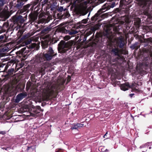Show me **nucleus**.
Instances as JSON below:
<instances>
[{"mask_svg": "<svg viewBox=\"0 0 152 152\" xmlns=\"http://www.w3.org/2000/svg\"><path fill=\"white\" fill-rule=\"evenodd\" d=\"M131 87L128 83L122 84L121 85L120 88L122 90L126 91L128 89V88H130Z\"/></svg>", "mask_w": 152, "mask_h": 152, "instance_id": "obj_10", "label": "nucleus"}, {"mask_svg": "<svg viewBox=\"0 0 152 152\" xmlns=\"http://www.w3.org/2000/svg\"><path fill=\"white\" fill-rule=\"evenodd\" d=\"M107 134H108V132H107L106 133V134L104 135L103 137L104 138H106V137L107 136Z\"/></svg>", "mask_w": 152, "mask_h": 152, "instance_id": "obj_35", "label": "nucleus"}, {"mask_svg": "<svg viewBox=\"0 0 152 152\" xmlns=\"http://www.w3.org/2000/svg\"><path fill=\"white\" fill-rule=\"evenodd\" d=\"M66 81V80L64 78H61V80H59V78L58 77V91H61L64 89L65 87L64 85ZM58 101H64V99L63 96H59L58 94Z\"/></svg>", "mask_w": 152, "mask_h": 152, "instance_id": "obj_5", "label": "nucleus"}, {"mask_svg": "<svg viewBox=\"0 0 152 152\" xmlns=\"http://www.w3.org/2000/svg\"><path fill=\"white\" fill-rule=\"evenodd\" d=\"M64 11L65 10H64V8L63 7H59L58 5V12H62V11L64 12Z\"/></svg>", "mask_w": 152, "mask_h": 152, "instance_id": "obj_21", "label": "nucleus"}, {"mask_svg": "<svg viewBox=\"0 0 152 152\" xmlns=\"http://www.w3.org/2000/svg\"><path fill=\"white\" fill-rule=\"evenodd\" d=\"M58 152H63V150L62 149H58Z\"/></svg>", "mask_w": 152, "mask_h": 152, "instance_id": "obj_31", "label": "nucleus"}, {"mask_svg": "<svg viewBox=\"0 0 152 152\" xmlns=\"http://www.w3.org/2000/svg\"><path fill=\"white\" fill-rule=\"evenodd\" d=\"M115 5V2L112 3L111 5H109L107 4H104L102 7V8L99 10L97 12L91 17V21L94 22L96 21L98 22L100 21L101 19H103L107 17L108 15L107 13L101 14L109 10L111 8L113 7Z\"/></svg>", "mask_w": 152, "mask_h": 152, "instance_id": "obj_1", "label": "nucleus"}, {"mask_svg": "<svg viewBox=\"0 0 152 152\" xmlns=\"http://www.w3.org/2000/svg\"><path fill=\"white\" fill-rule=\"evenodd\" d=\"M0 133L2 134H5V132H0Z\"/></svg>", "mask_w": 152, "mask_h": 152, "instance_id": "obj_38", "label": "nucleus"}, {"mask_svg": "<svg viewBox=\"0 0 152 152\" xmlns=\"http://www.w3.org/2000/svg\"><path fill=\"white\" fill-rule=\"evenodd\" d=\"M144 152V151H142V152Z\"/></svg>", "mask_w": 152, "mask_h": 152, "instance_id": "obj_48", "label": "nucleus"}, {"mask_svg": "<svg viewBox=\"0 0 152 152\" xmlns=\"http://www.w3.org/2000/svg\"><path fill=\"white\" fill-rule=\"evenodd\" d=\"M108 138H108V137L106 138V139H108Z\"/></svg>", "mask_w": 152, "mask_h": 152, "instance_id": "obj_43", "label": "nucleus"}, {"mask_svg": "<svg viewBox=\"0 0 152 152\" xmlns=\"http://www.w3.org/2000/svg\"><path fill=\"white\" fill-rule=\"evenodd\" d=\"M72 28V26L71 25H65L64 24L62 23L58 26V32L68 33L70 35L75 34L78 33L77 31L73 30Z\"/></svg>", "mask_w": 152, "mask_h": 152, "instance_id": "obj_3", "label": "nucleus"}, {"mask_svg": "<svg viewBox=\"0 0 152 152\" xmlns=\"http://www.w3.org/2000/svg\"><path fill=\"white\" fill-rule=\"evenodd\" d=\"M28 83H27V87H28V88H29V87L30 86V85H28ZM29 84H30V83H29Z\"/></svg>", "mask_w": 152, "mask_h": 152, "instance_id": "obj_37", "label": "nucleus"}, {"mask_svg": "<svg viewBox=\"0 0 152 152\" xmlns=\"http://www.w3.org/2000/svg\"><path fill=\"white\" fill-rule=\"evenodd\" d=\"M73 43L71 41L66 42L64 40H61L58 45V50L59 53H66L68 50L73 45Z\"/></svg>", "mask_w": 152, "mask_h": 152, "instance_id": "obj_4", "label": "nucleus"}, {"mask_svg": "<svg viewBox=\"0 0 152 152\" xmlns=\"http://www.w3.org/2000/svg\"><path fill=\"white\" fill-rule=\"evenodd\" d=\"M26 96L27 94L26 93H21L18 94L16 97L15 102H18Z\"/></svg>", "mask_w": 152, "mask_h": 152, "instance_id": "obj_8", "label": "nucleus"}, {"mask_svg": "<svg viewBox=\"0 0 152 152\" xmlns=\"http://www.w3.org/2000/svg\"><path fill=\"white\" fill-rule=\"evenodd\" d=\"M59 40V39H58L57 41H58Z\"/></svg>", "mask_w": 152, "mask_h": 152, "instance_id": "obj_45", "label": "nucleus"}, {"mask_svg": "<svg viewBox=\"0 0 152 152\" xmlns=\"http://www.w3.org/2000/svg\"><path fill=\"white\" fill-rule=\"evenodd\" d=\"M141 22V20L139 18H136L134 20V23L136 28H139L140 27Z\"/></svg>", "mask_w": 152, "mask_h": 152, "instance_id": "obj_11", "label": "nucleus"}, {"mask_svg": "<svg viewBox=\"0 0 152 152\" xmlns=\"http://www.w3.org/2000/svg\"><path fill=\"white\" fill-rule=\"evenodd\" d=\"M77 126L78 128L82 127L84 125L83 124H80V123H77Z\"/></svg>", "mask_w": 152, "mask_h": 152, "instance_id": "obj_27", "label": "nucleus"}, {"mask_svg": "<svg viewBox=\"0 0 152 152\" xmlns=\"http://www.w3.org/2000/svg\"><path fill=\"white\" fill-rule=\"evenodd\" d=\"M116 44L118 47L120 48H122L125 45L124 38L122 36L117 38L116 39Z\"/></svg>", "mask_w": 152, "mask_h": 152, "instance_id": "obj_6", "label": "nucleus"}, {"mask_svg": "<svg viewBox=\"0 0 152 152\" xmlns=\"http://www.w3.org/2000/svg\"><path fill=\"white\" fill-rule=\"evenodd\" d=\"M78 128V126H77V124H73L72 126L71 127V129L72 130L73 129H77Z\"/></svg>", "mask_w": 152, "mask_h": 152, "instance_id": "obj_20", "label": "nucleus"}, {"mask_svg": "<svg viewBox=\"0 0 152 152\" xmlns=\"http://www.w3.org/2000/svg\"><path fill=\"white\" fill-rule=\"evenodd\" d=\"M138 2V4L141 7H143L146 5V0H136Z\"/></svg>", "mask_w": 152, "mask_h": 152, "instance_id": "obj_14", "label": "nucleus"}, {"mask_svg": "<svg viewBox=\"0 0 152 152\" xmlns=\"http://www.w3.org/2000/svg\"><path fill=\"white\" fill-rule=\"evenodd\" d=\"M115 13H120L121 12V10H120L119 8H117L115 10Z\"/></svg>", "mask_w": 152, "mask_h": 152, "instance_id": "obj_25", "label": "nucleus"}, {"mask_svg": "<svg viewBox=\"0 0 152 152\" xmlns=\"http://www.w3.org/2000/svg\"><path fill=\"white\" fill-rule=\"evenodd\" d=\"M107 0V1H113L114 0Z\"/></svg>", "mask_w": 152, "mask_h": 152, "instance_id": "obj_39", "label": "nucleus"}, {"mask_svg": "<svg viewBox=\"0 0 152 152\" xmlns=\"http://www.w3.org/2000/svg\"><path fill=\"white\" fill-rule=\"evenodd\" d=\"M87 20L86 19H84L81 21L82 23H86L87 22Z\"/></svg>", "mask_w": 152, "mask_h": 152, "instance_id": "obj_29", "label": "nucleus"}, {"mask_svg": "<svg viewBox=\"0 0 152 152\" xmlns=\"http://www.w3.org/2000/svg\"><path fill=\"white\" fill-rule=\"evenodd\" d=\"M110 51L112 55L117 56L116 58L113 59L112 62L115 63H112V64L120 65L125 60L124 56L121 55V50L115 45L111 46Z\"/></svg>", "mask_w": 152, "mask_h": 152, "instance_id": "obj_2", "label": "nucleus"}, {"mask_svg": "<svg viewBox=\"0 0 152 152\" xmlns=\"http://www.w3.org/2000/svg\"><path fill=\"white\" fill-rule=\"evenodd\" d=\"M71 80V77L69 76L68 75L67 77V79L66 81V85Z\"/></svg>", "mask_w": 152, "mask_h": 152, "instance_id": "obj_24", "label": "nucleus"}, {"mask_svg": "<svg viewBox=\"0 0 152 152\" xmlns=\"http://www.w3.org/2000/svg\"><path fill=\"white\" fill-rule=\"evenodd\" d=\"M135 92H137V91H134Z\"/></svg>", "mask_w": 152, "mask_h": 152, "instance_id": "obj_46", "label": "nucleus"}, {"mask_svg": "<svg viewBox=\"0 0 152 152\" xmlns=\"http://www.w3.org/2000/svg\"><path fill=\"white\" fill-rule=\"evenodd\" d=\"M36 61L37 62H42V58H41V59H40V58H37Z\"/></svg>", "mask_w": 152, "mask_h": 152, "instance_id": "obj_28", "label": "nucleus"}, {"mask_svg": "<svg viewBox=\"0 0 152 152\" xmlns=\"http://www.w3.org/2000/svg\"><path fill=\"white\" fill-rule=\"evenodd\" d=\"M132 86H134V84H132Z\"/></svg>", "mask_w": 152, "mask_h": 152, "instance_id": "obj_42", "label": "nucleus"}, {"mask_svg": "<svg viewBox=\"0 0 152 152\" xmlns=\"http://www.w3.org/2000/svg\"><path fill=\"white\" fill-rule=\"evenodd\" d=\"M70 38V37L69 36H66L64 37V39L65 41H67Z\"/></svg>", "mask_w": 152, "mask_h": 152, "instance_id": "obj_23", "label": "nucleus"}, {"mask_svg": "<svg viewBox=\"0 0 152 152\" xmlns=\"http://www.w3.org/2000/svg\"><path fill=\"white\" fill-rule=\"evenodd\" d=\"M142 42L146 43L147 45L148 44L152 45V38L151 37H149L147 39H144Z\"/></svg>", "mask_w": 152, "mask_h": 152, "instance_id": "obj_12", "label": "nucleus"}, {"mask_svg": "<svg viewBox=\"0 0 152 152\" xmlns=\"http://www.w3.org/2000/svg\"><path fill=\"white\" fill-rule=\"evenodd\" d=\"M120 83V82L119 81H117L116 80L115 83V86H116L119 85Z\"/></svg>", "mask_w": 152, "mask_h": 152, "instance_id": "obj_30", "label": "nucleus"}, {"mask_svg": "<svg viewBox=\"0 0 152 152\" xmlns=\"http://www.w3.org/2000/svg\"><path fill=\"white\" fill-rule=\"evenodd\" d=\"M133 0H121L120 2V7L122 9H124L123 6L125 5H129L132 2Z\"/></svg>", "mask_w": 152, "mask_h": 152, "instance_id": "obj_7", "label": "nucleus"}, {"mask_svg": "<svg viewBox=\"0 0 152 152\" xmlns=\"http://www.w3.org/2000/svg\"><path fill=\"white\" fill-rule=\"evenodd\" d=\"M98 26L96 25H95L94 26H92L91 27V30L93 32H94L96 30L98 29Z\"/></svg>", "mask_w": 152, "mask_h": 152, "instance_id": "obj_18", "label": "nucleus"}, {"mask_svg": "<svg viewBox=\"0 0 152 152\" xmlns=\"http://www.w3.org/2000/svg\"><path fill=\"white\" fill-rule=\"evenodd\" d=\"M149 144V143H146L145 145V148H148H148L149 149H151L152 148V146H149L148 145V144Z\"/></svg>", "mask_w": 152, "mask_h": 152, "instance_id": "obj_26", "label": "nucleus"}, {"mask_svg": "<svg viewBox=\"0 0 152 152\" xmlns=\"http://www.w3.org/2000/svg\"><path fill=\"white\" fill-rule=\"evenodd\" d=\"M151 113H152V111H151Z\"/></svg>", "mask_w": 152, "mask_h": 152, "instance_id": "obj_47", "label": "nucleus"}, {"mask_svg": "<svg viewBox=\"0 0 152 152\" xmlns=\"http://www.w3.org/2000/svg\"><path fill=\"white\" fill-rule=\"evenodd\" d=\"M139 48V47L138 45V43L137 42H135L134 44L130 46V48L133 50L134 49L137 50Z\"/></svg>", "mask_w": 152, "mask_h": 152, "instance_id": "obj_17", "label": "nucleus"}, {"mask_svg": "<svg viewBox=\"0 0 152 152\" xmlns=\"http://www.w3.org/2000/svg\"><path fill=\"white\" fill-rule=\"evenodd\" d=\"M52 56L51 55H50L48 53L43 55V58L45 60L46 59L47 60H49L52 59Z\"/></svg>", "mask_w": 152, "mask_h": 152, "instance_id": "obj_13", "label": "nucleus"}, {"mask_svg": "<svg viewBox=\"0 0 152 152\" xmlns=\"http://www.w3.org/2000/svg\"><path fill=\"white\" fill-rule=\"evenodd\" d=\"M39 43L37 42L36 43H33L31 45V48H35L37 50H38L39 48Z\"/></svg>", "mask_w": 152, "mask_h": 152, "instance_id": "obj_16", "label": "nucleus"}, {"mask_svg": "<svg viewBox=\"0 0 152 152\" xmlns=\"http://www.w3.org/2000/svg\"><path fill=\"white\" fill-rule=\"evenodd\" d=\"M105 32L106 33V35H107L109 34V31L108 30V29H107L106 31Z\"/></svg>", "mask_w": 152, "mask_h": 152, "instance_id": "obj_33", "label": "nucleus"}, {"mask_svg": "<svg viewBox=\"0 0 152 152\" xmlns=\"http://www.w3.org/2000/svg\"><path fill=\"white\" fill-rule=\"evenodd\" d=\"M116 79H112L111 81V83L114 86H115V83H116Z\"/></svg>", "mask_w": 152, "mask_h": 152, "instance_id": "obj_22", "label": "nucleus"}, {"mask_svg": "<svg viewBox=\"0 0 152 152\" xmlns=\"http://www.w3.org/2000/svg\"><path fill=\"white\" fill-rule=\"evenodd\" d=\"M4 4V2L2 0H0V5H3Z\"/></svg>", "mask_w": 152, "mask_h": 152, "instance_id": "obj_32", "label": "nucleus"}, {"mask_svg": "<svg viewBox=\"0 0 152 152\" xmlns=\"http://www.w3.org/2000/svg\"><path fill=\"white\" fill-rule=\"evenodd\" d=\"M23 3H20V5H23Z\"/></svg>", "mask_w": 152, "mask_h": 152, "instance_id": "obj_40", "label": "nucleus"}, {"mask_svg": "<svg viewBox=\"0 0 152 152\" xmlns=\"http://www.w3.org/2000/svg\"><path fill=\"white\" fill-rule=\"evenodd\" d=\"M70 16V14L69 12H65V11H64L63 14L61 15H59V14L58 13V19L61 20L62 19H64L66 18H68Z\"/></svg>", "mask_w": 152, "mask_h": 152, "instance_id": "obj_9", "label": "nucleus"}, {"mask_svg": "<svg viewBox=\"0 0 152 152\" xmlns=\"http://www.w3.org/2000/svg\"><path fill=\"white\" fill-rule=\"evenodd\" d=\"M107 151V149H106L105 151H104V152H106V151Z\"/></svg>", "mask_w": 152, "mask_h": 152, "instance_id": "obj_41", "label": "nucleus"}, {"mask_svg": "<svg viewBox=\"0 0 152 152\" xmlns=\"http://www.w3.org/2000/svg\"><path fill=\"white\" fill-rule=\"evenodd\" d=\"M130 6V5L129 6H128V7H129Z\"/></svg>", "mask_w": 152, "mask_h": 152, "instance_id": "obj_44", "label": "nucleus"}, {"mask_svg": "<svg viewBox=\"0 0 152 152\" xmlns=\"http://www.w3.org/2000/svg\"><path fill=\"white\" fill-rule=\"evenodd\" d=\"M4 39V36H0V42L2 41V39Z\"/></svg>", "mask_w": 152, "mask_h": 152, "instance_id": "obj_34", "label": "nucleus"}, {"mask_svg": "<svg viewBox=\"0 0 152 152\" xmlns=\"http://www.w3.org/2000/svg\"><path fill=\"white\" fill-rule=\"evenodd\" d=\"M134 95V94H129V96L131 97H132Z\"/></svg>", "mask_w": 152, "mask_h": 152, "instance_id": "obj_36", "label": "nucleus"}, {"mask_svg": "<svg viewBox=\"0 0 152 152\" xmlns=\"http://www.w3.org/2000/svg\"><path fill=\"white\" fill-rule=\"evenodd\" d=\"M53 88L52 86H48L46 88V92L47 93L49 94L51 93L53 91Z\"/></svg>", "mask_w": 152, "mask_h": 152, "instance_id": "obj_15", "label": "nucleus"}, {"mask_svg": "<svg viewBox=\"0 0 152 152\" xmlns=\"http://www.w3.org/2000/svg\"><path fill=\"white\" fill-rule=\"evenodd\" d=\"M48 53L50 54V55H51L52 56H53V51L51 47L49 48Z\"/></svg>", "mask_w": 152, "mask_h": 152, "instance_id": "obj_19", "label": "nucleus"}]
</instances>
